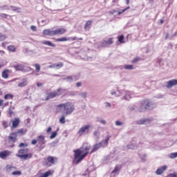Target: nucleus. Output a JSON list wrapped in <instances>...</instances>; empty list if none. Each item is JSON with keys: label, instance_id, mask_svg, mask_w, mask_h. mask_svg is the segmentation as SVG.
Instances as JSON below:
<instances>
[{"label": "nucleus", "instance_id": "obj_46", "mask_svg": "<svg viewBox=\"0 0 177 177\" xmlns=\"http://www.w3.org/2000/svg\"><path fill=\"white\" fill-rule=\"evenodd\" d=\"M51 131H52V127H49L47 129L46 133H50Z\"/></svg>", "mask_w": 177, "mask_h": 177}, {"label": "nucleus", "instance_id": "obj_62", "mask_svg": "<svg viewBox=\"0 0 177 177\" xmlns=\"http://www.w3.org/2000/svg\"><path fill=\"white\" fill-rule=\"evenodd\" d=\"M126 1V4L129 5V0H125Z\"/></svg>", "mask_w": 177, "mask_h": 177}, {"label": "nucleus", "instance_id": "obj_63", "mask_svg": "<svg viewBox=\"0 0 177 177\" xmlns=\"http://www.w3.org/2000/svg\"><path fill=\"white\" fill-rule=\"evenodd\" d=\"M176 35H177V31L175 32V33L174 34V37H176Z\"/></svg>", "mask_w": 177, "mask_h": 177}, {"label": "nucleus", "instance_id": "obj_17", "mask_svg": "<svg viewBox=\"0 0 177 177\" xmlns=\"http://www.w3.org/2000/svg\"><path fill=\"white\" fill-rule=\"evenodd\" d=\"M28 85V79L24 78L22 79L21 82L18 84V86L19 88H24V86H27Z\"/></svg>", "mask_w": 177, "mask_h": 177}, {"label": "nucleus", "instance_id": "obj_61", "mask_svg": "<svg viewBox=\"0 0 177 177\" xmlns=\"http://www.w3.org/2000/svg\"><path fill=\"white\" fill-rule=\"evenodd\" d=\"M160 24H164V20L163 19H160Z\"/></svg>", "mask_w": 177, "mask_h": 177}, {"label": "nucleus", "instance_id": "obj_12", "mask_svg": "<svg viewBox=\"0 0 177 177\" xmlns=\"http://www.w3.org/2000/svg\"><path fill=\"white\" fill-rule=\"evenodd\" d=\"M8 143H16L17 140V133H11L8 138Z\"/></svg>", "mask_w": 177, "mask_h": 177}, {"label": "nucleus", "instance_id": "obj_20", "mask_svg": "<svg viewBox=\"0 0 177 177\" xmlns=\"http://www.w3.org/2000/svg\"><path fill=\"white\" fill-rule=\"evenodd\" d=\"M26 133H27V130L24 129H18L17 132H15V133H17V135H19V136H23V135H26Z\"/></svg>", "mask_w": 177, "mask_h": 177}, {"label": "nucleus", "instance_id": "obj_40", "mask_svg": "<svg viewBox=\"0 0 177 177\" xmlns=\"http://www.w3.org/2000/svg\"><path fill=\"white\" fill-rule=\"evenodd\" d=\"M12 10H13L14 12H16V10H19V8L16 7V6H10Z\"/></svg>", "mask_w": 177, "mask_h": 177}, {"label": "nucleus", "instance_id": "obj_24", "mask_svg": "<svg viewBox=\"0 0 177 177\" xmlns=\"http://www.w3.org/2000/svg\"><path fill=\"white\" fill-rule=\"evenodd\" d=\"M118 39V41L119 42V44H125V37H124V35H121L120 36L117 37Z\"/></svg>", "mask_w": 177, "mask_h": 177}, {"label": "nucleus", "instance_id": "obj_45", "mask_svg": "<svg viewBox=\"0 0 177 177\" xmlns=\"http://www.w3.org/2000/svg\"><path fill=\"white\" fill-rule=\"evenodd\" d=\"M125 12V10H121L120 11H119L118 12V16H120V15H122V13H124Z\"/></svg>", "mask_w": 177, "mask_h": 177}, {"label": "nucleus", "instance_id": "obj_57", "mask_svg": "<svg viewBox=\"0 0 177 177\" xmlns=\"http://www.w3.org/2000/svg\"><path fill=\"white\" fill-rule=\"evenodd\" d=\"M131 9L130 6H127L126 8L124 9V12H127V10Z\"/></svg>", "mask_w": 177, "mask_h": 177}, {"label": "nucleus", "instance_id": "obj_14", "mask_svg": "<svg viewBox=\"0 0 177 177\" xmlns=\"http://www.w3.org/2000/svg\"><path fill=\"white\" fill-rule=\"evenodd\" d=\"M12 126L11 129L17 128L20 125V119L15 118V120H11Z\"/></svg>", "mask_w": 177, "mask_h": 177}, {"label": "nucleus", "instance_id": "obj_1", "mask_svg": "<svg viewBox=\"0 0 177 177\" xmlns=\"http://www.w3.org/2000/svg\"><path fill=\"white\" fill-rule=\"evenodd\" d=\"M91 149H92V146L89 143H84L80 148L74 150L73 164L77 165L79 162L84 160L89 154Z\"/></svg>", "mask_w": 177, "mask_h": 177}, {"label": "nucleus", "instance_id": "obj_32", "mask_svg": "<svg viewBox=\"0 0 177 177\" xmlns=\"http://www.w3.org/2000/svg\"><path fill=\"white\" fill-rule=\"evenodd\" d=\"M124 68L125 70H133V68H135L133 65H124Z\"/></svg>", "mask_w": 177, "mask_h": 177}, {"label": "nucleus", "instance_id": "obj_27", "mask_svg": "<svg viewBox=\"0 0 177 177\" xmlns=\"http://www.w3.org/2000/svg\"><path fill=\"white\" fill-rule=\"evenodd\" d=\"M8 50H9V52H16V46H13V45H10L7 47Z\"/></svg>", "mask_w": 177, "mask_h": 177}, {"label": "nucleus", "instance_id": "obj_64", "mask_svg": "<svg viewBox=\"0 0 177 177\" xmlns=\"http://www.w3.org/2000/svg\"><path fill=\"white\" fill-rule=\"evenodd\" d=\"M78 39L79 41H82V37H80V38H78V39Z\"/></svg>", "mask_w": 177, "mask_h": 177}, {"label": "nucleus", "instance_id": "obj_49", "mask_svg": "<svg viewBox=\"0 0 177 177\" xmlns=\"http://www.w3.org/2000/svg\"><path fill=\"white\" fill-rule=\"evenodd\" d=\"M37 140L34 139L32 140L31 143H32V145H37Z\"/></svg>", "mask_w": 177, "mask_h": 177}, {"label": "nucleus", "instance_id": "obj_26", "mask_svg": "<svg viewBox=\"0 0 177 177\" xmlns=\"http://www.w3.org/2000/svg\"><path fill=\"white\" fill-rule=\"evenodd\" d=\"M121 168H122L121 165H115L111 174H115L116 172H118V171H121Z\"/></svg>", "mask_w": 177, "mask_h": 177}, {"label": "nucleus", "instance_id": "obj_58", "mask_svg": "<svg viewBox=\"0 0 177 177\" xmlns=\"http://www.w3.org/2000/svg\"><path fill=\"white\" fill-rule=\"evenodd\" d=\"M49 68H55V64H53V65L49 66Z\"/></svg>", "mask_w": 177, "mask_h": 177}, {"label": "nucleus", "instance_id": "obj_39", "mask_svg": "<svg viewBox=\"0 0 177 177\" xmlns=\"http://www.w3.org/2000/svg\"><path fill=\"white\" fill-rule=\"evenodd\" d=\"M167 177H177L176 173H172L167 175Z\"/></svg>", "mask_w": 177, "mask_h": 177}, {"label": "nucleus", "instance_id": "obj_10", "mask_svg": "<svg viewBox=\"0 0 177 177\" xmlns=\"http://www.w3.org/2000/svg\"><path fill=\"white\" fill-rule=\"evenodd\" d=\"M90 129H91V125L86 124L85 126L82 127L77 131V133L80 136H82L84 133H88V132H89Z\"/></svg>", "mask_w": 177, "mask_h": 177}, {"label": "nucleus", "instance_id": "obj_52", "mask_svg": "<svg viewBox=\"0 0 177 177\" xmlns=\"http://www.w3.org/2000/svg\"><path fill=\"white\" fill-rule=\"evenodd\" d=\"M100 123H101V124H103L104 125H106V120H100Z\"/></svg>", "mask_w": 177, "mask_h": 177}, {"label": "nucleus", "instance_id": "obj_48", "mask_svg": "<svg viewBox=\"0 0 177 177\" xmlns=\"http://www.w3.org/2000/svg\"><path fill=\"white\" fill-rule=\"evenodd\" d=\"M80 95L82 97H84V98L86 97V92L82 93Z\"/></svg>", "mask_w": 177, "mask_h": 177}, {"label": "nucleus", "instance_id": "obj_21", "mask_svg": "<svg viewBox=\"0 0 177 177\" xmlns=\"http://www.w3.org/2000/svg\"><path fill=\"white\" fill-rule=\"evenodd\" d=\"M43 45H47V46H51L53 48H55L56 44L52 43V41H48V40H44L42 41Z\"/></svg>", "mask_w": 177, "mask_h": 177}, {"label": "nucleus", "instance_id": "obj_35", "mask_svg": "<svg viewBox=\"0 0 177 177\" xmlns=\"http://www.w3.org/2000/svg\"><path fill=\"white\" fill-rule=\"evenodd\" d=\"M59 122H60V124H66V117L62 116L59 118Z\"/></svg>", "mask_w": 177, "mask_h": 177}, {"label": "nucleus", "instance_id": "obj_25", "mask_svg": "<svg viewBox=\"0 0 177 177\" xmlns=\"http://www.w3.org/2000/svg\"><path fill=\"white\" fill-rule=\"evenodd\" d=\"M92 20H88L84 24V30H88V28H91V26H92Z\"/></svg>", "mask_w": 177, "mask_h": 177}, {"label": "nucleus", "instance_id": "obj_30", "mask_svg": "<svg viewBox=\"0 0 177 177\" xmlns=\"http://www.w3.org/2000/svg\"><path fill=\"white\" fill-rule=\"evenodd\" d=\"M55 68H58L60 69L62 68V67H63V66H64V64H63V62H59L58 64H54Z\"/></svg>", "mask_w": 177, "mask_h": 177}, {"label": "nucleus", "instance_id": "obj_51", "mask_svg": "<svg viewBox=\"0 0 177 177\" xmlns=\"http://www.w3.org/2000/svg\"><path fill=\"white\" fill-rule=\"evenodd\" d=\"M3 102H4L3 100L2 99L0 100V107L3 106Z\"/></svg>", "mask_w": 177, "mask_h": 177}, {"label": "nucleus", "instance_id": "obj_23", "mask_svg": "<svg viewBox=\"0 0 177 177\" xmlns=\"http://www.w3.org/2000/svg\"><path fill=\"white\" fill-rule=\"evenodd\" d=\"M1 77L6 80L9 78V69L4 70L1 73Z\"/></svg>", "mask_w": 177, "mask_h": 177}, {"label": "nucleus", "instance_id": "obj_34", "mask_svg": "<svg viewBox=\"0 0 177 177\" xmlns=\"http://www.w3.org/2000/svg\"><path fill=\"white\" fill-rule=\"evenodd\" d=\"M57 136V131H53L50 136V139H55V138H56Z\"/></svg>", "mask_w": 177, "mask_h": 177}, {"label": "nucleus", "instance_id": "obj_4", "mask_svg": "<svg viewBox=\"0 0 177 177\" xmlns=\"http://www.w3.org/2000/svg\"><path fill=\"white\" fill-rule=\"evenodd\" d=\"M28 148H21L16 154V157H19L21 160H30L32 158V153H28Z\"/></svg>", "mask_w": 177, "mask_h": 177}, {"label": "nucleus", "instance_id": "obj_19", "mask_svg": "<svg viewBox=\"0 0 177 177\" xmlns=\"http://www.w3.org/2000/svg\"><path fill=\"white\" fill-rule=\"evenodd\" d=\"M37 142L40 146H42V145H45L46 142L45 141V137L44 136H39L37 137Z\"/></svg>", "mask_w": 177, "mask_h": 177}, {"label": "nucleus", "instance_id": "obj_36", "mask_svg": "<svg viewBox=\"0 0 177 177\" xmlns=\"http://www.w3.org/2000/svg\"><path fill=\"white\" fill-rule=\"evenodd\" d=\"M140 57H135L132 61L131 63L133 64H135V63H138V62H140Z\"/></svg>", "mask_w": 177, "mask_h": 177}, {"label": "nucleus", "instance_id": "obj_6", "mask_svg": "<svg viewBox=\"0 0 177 177\" xmlns=\"http://www.w3.org/2000/svg\"><path fill=\"white\" fill-rule=\"evenodd\" d=\"M110 140V136H107L104 140H102L101 142L95 144L93 147L92 148L90 154H92V153H95V151H97V150H99L102 146L104 147H107V145H109V141Z\"/></svg>", "mask_w": 177, "mask_h": 177}, {"label": "nucleus", "instance_id": "obj_31", "mask_svg": "<svg viewBox=\"0 0 177 177\" xmlns=\"http://www.w3.org/2000/svg\"><path fill=\"white\" fill-rule=\"evenodd\" d=\"M12 175L14 176H20L21 175V171H15L12 172Z\"/></svg>", "mask_w": 177, "mask_h": 177}, {"label": "nucleus", "instance_id": "obj_13", "mask_svg": "<svg viewBox=\"0 0 177 177\" xmlns=\"http://www.w3.org/2000/svg\"><path fill=\"white\" fill-rule=\"evenodd\" d=\"M12 153L9 150H4L0 152V158L2 160H6Z\"/></svg>", "mask_w": 177, "mask_h": 177}, {"label": "nucleus", "instance_id": "obj_29", "mask_svg": "<svg viewBox=\"0 0 177 177\" xmlns=\"http://www.w3.org/2000/svg\"><path fill=\"white\" fill-rule=\"evenodd\" d=\"M34 67L35 68L36 73H39L41 71V65H39V64H35Z\"/></svg>", "mask_w": 177, "mask_h": 177}, {"label": "nucleus", "instance_id": "obj_56", "mask_svg": "<svg viewBox=\"0 0 177 177\" xmlns=\"http://www.w3.org/2000/svg\"><path fill=\"white\" fill-rule=\"evenodd\" d=\"M106 107H111V104L110 103L106 102Z\"/></svg>", "mask_w": 177, "mask_h": 177}, {"label": "nucleus", "instance_id": "obj_2", "mask_svg": "<svg viewBox=\"0 0 177 177\" xmlns=\"http://www.w3.org/2000/svg\"><path fill=\"white\" fill-rule=\"evenodd\" d=\"M67 32V29L64 28H58L55 30L45 29L43 30L44 35H49L50 37H55V35H63Z\"/></svg>", "mask_w": 177, "mask_h": 177}, {"label": "nucleus", "instance_id": "obj_50", "mask_svg": "<svg viewBox=\"0 0 177 177\" xmlns=\"http://www.w3.org/2000/svg\"><path fill=\"white\" fill-rule=\"evenodd\" d=\"M97 135H99V132L97 131H95L93 132V136H97Z\"/></svg>", "mask_w": 177, "mask_h": 177}, {"label": "nucleus", "instance_id": "obj_5", "mask_svg": "<svg viewBox=\"0 0 177 177\" xmlns=\"http://www.w3.org/2000/svg\"><path fill=\"white\" fill-rule=\"evenodd\" d=\"M151 109H153V103L150 100L145 99L140 102L139 111L141 113L146 111V110H151Z\"/></svg>", "mask_w": 177, "mask_h": 177}, {"label": "nucleus", "instance_id": "obj_22", "mask_svg": "<svg viewBox=\"0 0 177 177\" xmlns=\"http://www.w3.org/2000/svg\"><path fill=\"white\" fill-rule=\"evenodd\" d=\"M146 122H150V119H142V120H138L136 122V124H138V125H145Z\"/></svg>", "mask_w": 177, "mask_h": 177}, {"label": "nucleus", "instance_id": "obj_3", "mask_svg": "<svg viewBox=\"0 0 177 177\" xmlns=\"http://www.w3.org/2000/svg\"><path fill=\"white\" fill-rule=\"evenodd\" d=\"M57 107L58 109H62V107H63L66 115H70V114H72L73 111L75 110V106L70 102L58 104L57 105Z\"/></svg>", "mask_w": 177, "mask_h": 177}, {"label": "nucleus", "instance_id": "obj_59", "mask_svg": "<svg viewBox=\"0 0 177 177\" xmlns=\"http://www.w3.org/2000/svg\"><path fill=\"white\" fill-rule=\"evenodd\" d=\"M167 38H169V34H168V33L166 34L165 39H167Z\"/></svg>", "mask_w": 177, "mask_h": 177}, {"label": "nucleus", "instance_id": "obj_37", "mask_svg": "<svg viewBox=\"0 0 177 177\" xmlns=\"http://www.w3.org/2000/svg\"><path fill=\"white\" fill-rule=\"evenodd\" d=\"M1 124L3 127V128H8V127H9V124L8 123V122H6L5 120L2 121Z\"/></svg>", "mask_w": 177, "mask_h": 177}, {"label": "nucleus", "instance_id": "obj_42", "mask_svg": "<svg viewBox=\"0 0 177 177\" xmlns=\"http://www.w3.org/2000/svg\"><path fill=\"white\" fill-rule=\"evenodd\" d=\"M115 125H117V127H120V126L122 125V122L117 120L115 122Z\"/></svg>", "mask_w": 177, "mask_h": 177}, {"label": "nucleus", "instance_id": "obj_18", "mask_svg": "<svg viewBox=\"0 0 177 177\" xmlns=\"http://www.w3.org/2000/svg\"><path fill=\"white\" fill-rule=\"evenodd\" d=\"M167 165L162 166L161 167H160L156 171V175H162V174H164V172L167 171Z\"/></svg>", "mask_w": 177, "mask_h": 177}, {"label": "nucleus", "instance_id": "obj_54", "mask_svg": "<svg viewBox=\"0 0 177 177\" xmlns=\"http://www.w3.org/2000/svg\"><path fill=\"white\" fill-rule=\"evenodd\" d=\"M82 83L80 82L76 83V86L80 87L81 86Z\"/></svg>", "mask_w": 177, "mask_h": 177}, {"label": "nucleus", "instance_id": "obj_7", "mask_svg": "<svg viewBox=\"0 0 177 177\" xmlns=\"http://www.w3.org/2000/svg\"><path fill=\"white\" fill-rule=\"evenodd\" d=\"M62 95V89L58 88L57 91L47 93L46 100H49V99H53L57 96H60Z\"/></svg>", "mask_w": 177, "mask_h": 177}, {"label": "nucleus", "instance_id": "obj_41", "mask_svg": "<svg viewBox=\"0 0 177 177\" xmlns=\"http://www.w3.org/2000/svg\"><path fill=\"white\" fill-rule=\"evenodd\" d=\"M1 17H2L3 19H8V15L5 14V13H2L0 15Z\"/></svg>", "mask_w": 177, "mask_h": 177}, {"label": "nucleus", "instance_id": "obj_44", "mask_svg": "<svg viewBox=\"0 0 177 177\" xmlns=\"http://www.w3.org/2000/svg\"><path fill=\"white\" fill-rule=\"evenodd\" d=\"M30 30H32V31H37V26H30Z\"/></svg>", "mask_w": 177, "mask_h": 177}, {"label": "nucleus", "instance_id": "obj_9", "mask_svg": "<svg viewBox=\"0 0 177 177\" xmlns=\"http://www.w3.org/2000/svg\"><path fill=\"white\" fill-rule=\"evenodd\" d=\"M56 161H57V158L53 156H48L44 165L46 167H50L51 165L55 164Z\"/></svg>", "mask_w": 177, "mask_h": 177}, {"label": "nucleus", "instance_id": "obj_53", "mask_svg": "<svg viewBox=\"0 0 177 177\" xmlns=\"http://www.w3.org/2000/svg\"><path fill=\"white\" fill-rule=\"evenodd\" d=\"M42 85H44L43 83H41V82H37V86H42Z\"/></svg>", "mask_w": 177, "mask_h": 177}, {"label": "nucleus", "instance_id": "obj_15", "mask_svg": "<svg viewBox=\"0 0 177 177\" xmlns=\"http://www.w3.org/2000/svg\"><path fill=\"white\" fill-rule=\"evenodd\" d=\"M177 85V80H171L167 82L166 88L168 89L172 88V86H175Z\"/></svg>", "mask_w": 177, "mask_h": 177}, {"label": "nucleus", "instance_id": "obj_16", "mask_svg": "<svg viewBox=\"0 0 177 177\" xmlns=\"http://www.w3.org/2000/svg\"><path fill=\"white\" fill-rule=\"evenodd\" d=\"M14 68L17 71H24L25 66L24 63L17 64L16 65H14Z\"/></svg>", "mask_w": 177, "mask_h": 177}, {"label": "nucleus", "instance_id": "obj_47", "mask_svg": "<svg viewBox=\"0 0 177 177\" xmlns=\"http://www.w3.org/2000/svg\"><path fill=\"white\" fill-rule=\"evenodd\" d=\"M109 15H114V13H117V10H113L109 12Z\"/></svg>", "mask_w": 177, "mask_h": 177}, {"label": "nucleus", "instance_id": "obj_33", "mask_svg": "<svg viewBox=\"0 0 177 177\" xmlns=\"http://www.w3.org/2000/svg\"><path fill=\"white\" fill-rule=\"evenodd\" d=\"M169 158L174 159V158H176L177 157V152H174V153H171L169 156Z\"/></svg>", "mask_w": 177, "mask_h": 177}, {"label": "nucleus", "instance_id": "obj_11", "mask_svg": "<svg viewBox=\"0 0 177 177\" xmlns=\"http://www.w3.org/2000/svg\"><path fill=\"white\" fill-rule=\"evenodd\" d=\"M66 41H77V37H63L61 38L55 39V42H66Z\"/></svg>", "mask_w": 177, "mask_h": 177}, {"label": "nucleus", "instance_id": "obj_43", "mask_svg": "<svg viewBox=\"0 0 177 177\" xmlns=\"http://www.w3.org/2000/svg\"><path fill=\"white\" fill-rule=\"evenodd\" d=\"M12 168H14V169H16V167H13L10 165H7V171H10V169H12Z\"/></svg>", "mask_w": 177, "mask_h": 177}, {"label": "nucleus", "instance_id": "obj_38", "mask_svg": "<svg viewBox=\"0 0 177 177\" xmlns=\"http://www.w3.org/2000/svg\"><path fill=\"white\" fill-rule=\"evenodd\" d=\"M27 146H28V144L21 142L19 145L18 147H20V148H21V147H27Z\"/></svg>", "mask_w": 177, "mask_h": 177}, {"label": "nucleus", "instance_id": "obj_55", "mask_svg": "<svg viewBox=\"0 0 177 177\" xmlns=\"http://www.w3.org/2000/svg\"><path fill=\"white\" fill-rule=\"evenodd\" d=\"M66 80H70V81H73V77L68 76L66 77Z\"/></svg>", "mask_w": 177, "mask_h": 177}, {"label": "nucleus", "instance_id": "obj_8", "mask_svg": "<svg viewBox=\"0 0 177 177\" xmlns=\"http://www.w3.org/2000/svg\"><path fill=\"white\" fill-rule=\"evenodd\" d=\"M114 44V38L109 37L107 40H103L100 43L101 48H106L107 46H110V45H113Z\"/></svg>", "mask_w": 177, "mask_h": 177}, {"label": "nucleus", "instance_id": "obj_28", "mask_svg": "<svg viewBox=\"0 0 177 177\" xmlns=\"http://www.w3.org/2000/svg\"><path fill=\"white\" fill-rule=\"evenodd\" d=\"M3 99L5 100H13V95L12 94H6L5 95H4V97H3Z\"/></svg>", "mask_w": 177, "mask_h": 177}, {"label": "nucleus", "instance_id": "obj_60", "mask_svg": "<svg viewBox=\"0 0 177 177\" xmlns=\"http://www.w3.org/2000/svg\"><path fill=\"white\" fill-rule=\"evenodd\" d=\"M9 114H10V115H12L13 114V111L10 109Z\"/></svg>", "mask_w": 177, "mask_h": 177}]
</instances>
